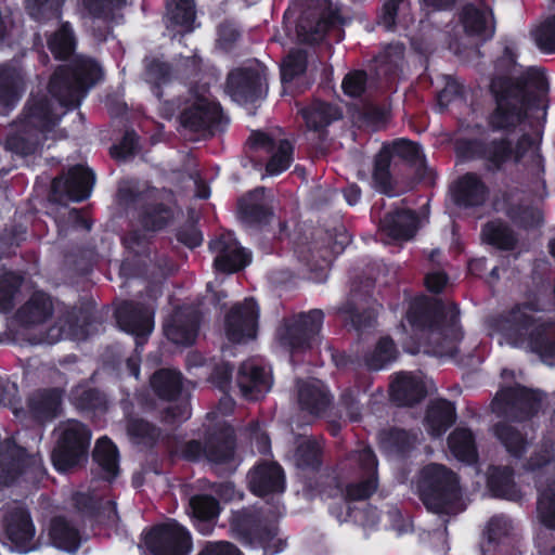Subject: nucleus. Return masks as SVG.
Wrapping results in <instances>:
<instances>
[{
    "mask_svg": "<svg viewBox=\"0 0 555 555\" xmlns=\"http://www.w3.org/2000/svg\"><path fill=\"white\" fill-rule=\"evenodd\" d=\"M494 433L505 446L508 453L516 457L521 455L526 447V441L517 430L509 425L499 424L495 426Z\"/></svg>",
    "mask_w": 555,
    "mask_h": 555,
    "instance_id": "nucleus-52",
    "label": "nucleus"
},
{
    "mask_svg": "<svg viewBox=\"0 0 555 555\" xmlns=\"http://www.w3.org/2000/svg\"><path fill=\"white\" fill-rule=\"evenodd\" d=\"M216 270L233 273L250 262V253L240 245L232 233L221 234L209 244Z\"/></svg>",
    "mask_w": 555,
    "mask_h": 555,
    "instance_id": "nucleus-16",
    "label": "nucleus"
},
{
    "mask_svg": "<svg viewBox=\"0 0 555 555\" xmlns=\"http://www.w3.org/2000/svg\"><path fill=\"white\" fill-rule=\"evenodd\" d=\"M300 113L306 120L307 127L315 131L341 117V113L337 107L319 101L313 102L309 107L302 108Z\"/></svg>",
    "mask_w": 555,
    "mask_h": 555,
    "instance_id": "nucleus-39",
    "label": "nucleus"
},
{
    "mask_svg": "<svg viewBox=\"0 0 555 555\" xmlns=\"http://www.w3.org/2000/svg\"><path fill=\"white\" fill-rule=\"evenodd\" d=\"M119 327L137 337V348L144 344L153 331V308L134 302H124L116 311Z\"/></svg>",
    "mask_w": 555,
    "mask_h": 555,
    "instance_id": "nucleus-18",
    "label": "nucleus"
},
{
    "mask_svg": "<svg viewBox=\"0 0 555 555\" xmlns=\"http://www.w3.org/2000/svg\"><path fill=\"white\" fill-rule=\"evenodd\" d=\"M233 429L229 426L219 433L209 435L205 442V457L214 465L227 466V470L233 472L236 467L234 451Z\"/></svg>",
    "mask_w": 555,
    "mask_h": 555,
    "instance_id": "nucleus-23",
    "label": "nucleus"
},
{
    "mask_svg": "<svg viewBox=\"0 0 555 555\" xmlns=\"http://www.w3.org/2000/svg\"><path fill=\"white\" fill-rule=\"evenodd\" d=\"M248 144L254 150H262L271 154L266 167L269 175L281 173L292 163L293 146L283 138L281 129H273L269 132L255 131L250 134Z\"/></svg>",
    "mask_w": 555,
    "mask_h": 555,
    "instance_id": "nucleus-12",
    "label": "nucleus"
},
{
    "mask_svg": "<svg viewBox=\"0 0 555 555\" xmlns=\"http://www.w3.org/2000/svg\"><path fill=\"white\" fill-rule=\"evenodd\" d=\"M93 182V173L87 168L77 166L68 171L66 180L53 179L51 188L55 199H61L64 193L72 201L80 202L90 195Z\"/></svg>",
    "mask_w": 555,
    "mask_h": 555,
    "instance_id": "nucleus-19",
    "label": "nucleus"
},
{
    "mask_svg": "<svg viewBox=\"0 0 555 555\" xmlns=\"http://www.w3.org/2000/svg\"><path fill=\"white\" fill-rule=\"evenodd\" d=\"M487 188L482 181L474 173H467L462 177L454 185L453 199L459 206L472 207L485 203L487 198Z\"/></svg>",
    "mask_w": 555,
    "mask_h": 555,
    "instance_id": "nucleus-35",
    "label": "nucleus"
},
{
    "mask_svg": "<svg viewBox=\"0 0 555 555\" xmlns=\"http://www.w3.org/2000/svg\"><path fill=\"white\" fill-rule=\"evenodd\" d=\"M385 147L390 149L391 158L399 157L408 162L415 168L416 172L423 177L422 171L426 170V164L424 155L415 143L401 139Z\"/></svg>",
    "mask_w": 555,
    "mask_h": 555,
    "instance_id": "nucleus-44",
    "label": "nucleus"
},
{
    "mask_svg": "<svg viewBox=\"0 0 555 555\" xmlns=\"http://www.w3.org/2000/svg\"><path fill=\"white\" fill-rule=\"evenodd\" d=\"M93 459L105 473L104 478L109 480L118 474V451L107 438L103 437L96 441Z\"/></svg>",
    "mask_w": 555,
    "mask_h": 555,
    "instance_id": "nucleus-42",
    "label": "nucleus"
},
{
    "mask_svg": "<svg viewBox=\"0 0 555 555\" xmlns=\"http://www.w3.org/2000/svg\"><path fill=\"white\" fill-rule=\"evenodd\" d=\"M155 392L165 399L175 398L181 389V376L173 370H159L151 378Z\"/></svg>",
    "mask_w": 555,
    "mask_h": 555,
    "instance_id": "nucleus-46",
    "label": "nucleus"
},
{
    "mask_svg": "<svg viewBox=\"0 0 555 555\" xmlns=\"http://www.w3.org/2000/svg\"><path fill=\"white\" fill-rule=\"evenodd\" d=\"M128 435L138 441H153L158 437V430L150 423L140 418H130L127 423Z\"/></svg>",
    "mask_w": 555,
    "mask_h": 555,
    "instance_id": "nucleus-63",
    "label": "nucleus"
},
{
    "mask_svg": "<svg viewBox=\"0 0 555 555\" xmlns=\"http://www.w3.org/2000/svg\"><path fill=\"white\" fill-rule=\"evenodd\" d=\"M74 404L81 410L102 411L106 408V398L99 390L86 386H77L72 391Z\"/></svg>",
    "mask_w": 555,
    "mask_h": 555,
    "instance_id": "nucleus-50",
    "label": "nucleus"
},
{
    "mask_svg": "<svg viewBox=\"0 0 555 555\" xmlns=\"http://www.w3.org/2000/svg\"><path fill=\"white\" fill-rule=\"evenodd\" d=\"M48 47L56 59H67L75 50L76 39L68 23H64L48 39Z\"/></svg>",
    "mask_w": 555,
    "mask_h": 555,
    "instance_id": "nucleus-45",
    "label": "nucleus"
},
{
    "mask_svg": "<svg viewBox=\"0 0 555 555\" xmlns=\"http://www.w3.org/2000/svg\"><path fill=\"white\" fill-rule=\"evenodd\" d=\"M237 385L245 399L259 400L270 390L272 380L262 367L248 360L238 369Z\"/></svg>",
    "mask_w": 555,
    "mask_h": 555,
    "instance_id": "nucleus-21",
    "label": "nucleus"
},
{
    "mask_svg": "<svg viewBox=\"0 0 555 555\" xmlns=\"http://www.w3.org/2000/svg\"><path fill=\"white\" fill-rule=\"evenodd\" d=\"M338 21V11L327 0H319L314 9L301 15L297 24V36L302 42H318L328 27Z\"/></svg>",
    "mask_w": 555,
    "mask_h": 555,
    "instance_id": "nucleus-15",
    "label": "nucleus"
},
{
    "mask_svg": "<svg viewBox=\"0 0 555 555\" xmlns=\"http://www.w3.org/2000/svg\"><path fill=\"white\" fill-rule=\"evenodd\" d=\"M198 314L194 308L178 309L164 324L166 337L177 345H191L197 335Z\"/></svg>",
    "mask_w": 555,
    "mask_h": 555,
    "instance_id": "nucleus-20",
    "label": "nucleus"
},
{
    "mask_svg": "<svg viewBox=\"0 0 555 555\" xmlns=\"http://www.w3.org/2000/svg\"><path fill=\"white\" fill-rule=\"evenodd\" d=\"M26 465L24 449L12 439L0 442V486L13 482Z\"/></svg>",
    "mask_w": 555,
    "mask_h": 555,
    "instance_id": "nucleus-32",
    "label": "nucleus"
},
{
    "mask_svg": "<svg viewBox=\"0 0 555 555\" xmlns=\"http://www.w3.org/2000/svg\"><path fill=\"white\" fill-rule=\"evenodd\" d=\"M544 310L538 299L517 304L494 320V327L509 346L551 363L555 359V318L538 314Z\"/></svg>",
    "mask_w": 555,
    "mask_h": 555,
    "instance_id": "nucleus-1",
    "label": "nucleus"
},
{
    "mask_svg": "<svg viewBox=\"0 0 555 555\" xmlns=\"http://www.w3.org/2000/svg\"><path fill=\"white\" fill-rule=\"evenodd\" d=\"M354 456L359 465L367 474V477L364 480L358 483H351L346 489V496L349 500L357 501L367 499L376 491L377 461L374 453L370 449L359 450L356 452Z\"/></svg>",
    "mask_w": 555,
    "mask_h": 555,
    "instance_id": "nucleus-27",
    "label": "nucleus"
},
{
    "mask_svg": "<svg viewBox=\"0 0 555 555\" xmlns=\"http://www.w3.org/2000/svg\"><path fill=\"white\" fill-rule=\"evenodd\" d=\"M172 218L169 209L163 206H151L142 215V224L151 231L163 229Z\"/></svg>",
    "mask_w": 555,
    "mask_h": 555,
    "instance_id": "nucleus-59",
    "label": "nucleus"
},
{
    "mask_svg": "<svg viewBox=\"0 0 555 555\" xmlns=\"http://www.w3.org/2000/svg\"><path fill=\"white\" fill-rule=\"evenodd\" d=\"M390 396L398 405L411 406L425 398L426 389L421 378L401 372L390 384Z\"/></svg>",
    "mask_w": 555,
    "mask_h": 555,
    "instance_id": "nucleus-29",
    "label": "nucleus"
},
{
    "mask_svg": "<svg viewBox=\"0 0 555 555\" xmlns=\"http://www.w3.org/2000/svg\"><path fill=\"white\" fill-rule=\"evenodd\" d=\"M554 444L545 446L539 453L530 457L526 469L538 472V503L537 512L540 521L546 527L537 538L541 555H555V465L551 464L554 456Z\"/></svg>",
    "mask_w": 555,
    "mask_h": 555,
    "instance_id": "nucleus-4",
    "label": "nucleus"
},
{
    "mask_svg": "<svg viewBox=\"0 0 555 555\" xmlns=\"http://www.w3.org/2000/svg\"><path fill=\"white\" fill-rule=\"evenodd\" d=\"M418 228L415 214L409 209H398L387 214L380 221V232L393 241H406L414 236Z\"/></svg>",
    "mask_w": 555,
    "mask_h": 555,
    "instance_id": "nucleus-28",
    "label": "nucleus"
},
{
    "mask_svg": "<svg viewBox=\"0 0 555 555\" xmlns=\"http://www.w3.org/2000/svg\"><path fill=\"white\" fill-rule=\"evenodd\" d=\"M258 308L251 299L235 305L225 317V335L230 341L244 343L253 339L257 332Z\"/></svg>",
    "mask_w": 555,
    "mask_h": 555,
    "instance_id": "nucleus-17",
    "label": "nucleus"
},
{
    "mask_svg": "<svg viewBox=\"0 0 555 555\" xmlns=\"http://www.w3.org/2000/svg\"><path fill=\"white\" fill-rule=\"evenodd\" d=\"M54 308L52 299L43 293H35L17 311V320L24 327V335L31 345L55 344L63 338L85 339L82 331L69 326L65 328L62 320L46 327Z\"/></svg>",
    "mask_w": 555,
    "mask_h": 555,
    "instance_id": "nucleus-5",
    "label": "nucleus"
},
{
    "mask_svg": "<svg viewBox=\"0 0 555 555\" xmlns=\"http://www.w3.org/2000/svg\"><path fill=\"white\" fill-rule=\"evenodd\" d=\"M537 46L544 52H555V16L548 17L532 30Z\"/></svg>",
    "mask_w": 555,
    "mask_h": 555,
    "instance_id": "nucleus-55",
    "label": "nucleus"
},
{
    "mask_svg": "<svg viewBox=\"0 0 555 555\" xmlns=\"http://www.w3.org/2000/svg\"><path fill=\"white\" fill-rule=\"evenodd\" d=\"M409 323L418 330L416 335L437 356H452L463 333L459 324V309L452 304L415 300L406 313Z\"/></svg>",
    "mask_w": 555,
    "mask_h": 555,
    "instance_id": "nucleus-2",
    "label": "nucleus"
},
{
    "mask_svg": "<svg viewBox=\"0 0 555 555\" xmlns=\"http://www.w3.org/2000/svg\"><path fill=\"white\" fill-rule=\"evenodd\" d=\"M272 198L264 194V189H256L238 203L241 219L247 225H260L267 223L272 217Z\"/></svg>",
    "mask_w": 555,
    "mask_h": 555,
    "instance_id": "nucleus-26",
    "label": "nucleus"
},
{
    "mask_svg": "<svg viewBox=\"0 0 555 555\" xmlns=\"http://www.w3.org/2000/svg\"><path fill=\"white\" fill-rule=\"evenodd\" d=\"M451 452L461 461L472 463L477 457L473 433L466 428H456L448 438Z\"/></svg>",
    "mask_w": 555,
    "mask_h": 555,
    "instance_id": "nucleus-41",
    "label": "nucleus"
},
{
    "mask_svg": "<svg viewBox=\"0 0 555 555\" xmlns=\"http://www.w3.org/2000/svg\"><path fill=\"white\" fill-rule=\"evenodd\" d=\"M396 358L395 344L390 338H382L375 350L366 358V364L372 370H380Z\"/></svg>",
    "mask_w": 555,
    "mask_h": 555,
    "instance_id": "nucleus-54",
    "label": "nucleus"
},
{
    "mask_svg": "<svg viewBox=\"0 0 555 555\" xmlns=\"http://www.w3.org/2000/svg\"><path fill=\"white\" fill-rule=\"evenodd\" d=\"M509 144L511 142L505 140L492 141L485 149L482 156L490 163L491 168L498 169L509 159L518 162L532 147V140L529 135L522 134L515 150H512Z\"/></svg>",
    "mask_w": 555,
    "mask_h": 555,
    "instance_id": "nucleus-33",
    "label": "nucleus"
},
{
    "mask_svg": "<svg viewBox=\"0 0 555 555\" xmlns=\"http://www.w3.org/2000/svg\"><path fill=\"white\" fill-rule=\"evenodd\" d=\"M62 398L59 388L37 390L28 399L29 411L39 421L52 420L60 413Z\"/></svg>",
    "mask_w": 555,
    "mask_h": 555,
    "instance_id": "nucleus-34",
    "label": "nucleus"
},
{
    "mask_svg": "<svg viewBox=\"0 0 555 555\" xmlns=\"http://www.w3.org/2000/svg\"><path fill=\"white\" fill-rule=\"evenodd\" d=\"M24 90L23 76L15 68L0 67V104L15 103Z\"/></svg>",
    "mask_w": 555,
    "mask_h": 555,
    "instance_id": "nucleus-40",
    "label": "nucleus"
},
{
    "mask_svg": "<svg viewBox=\"0 0 555 555\" xmlns=\"http://www.w3.org/2000/svg\"><path fill=\"white\" fill-rule=\"evenodd\" d=\"M167 16L173 24L189 28L195 20L193 0H167Z\"/></svg>",
    "mask_w": 555,
    "mask_h": 555,
    "instance_id": "nucleus-51",
    "label": "nucleus"
},
{
    "mask_svg": "<svg viewBox=\"0 0 555 555\" xmlns=\"http://www.w3.org/2000/svg\"><path fill=\"white\" fill-rule=\"evenodd\" d=\"M488 483L496 496L512 501L521 496L513 480V473L509 467H492L489 472Z\"/></svg>",
    "mask_w": 555,
    "mask_h": 555,
    "instance_id": "nucleus-38",
    "label": "nucleus"
},
{
    "mask_svg": "<svg viewBox=\"0 0 555 555\" xmlns=\"http://www.w3.org/2000/svg\"><path fill=\"white\" fill-rule=\"evenodd\" d=\"M494 433L505 446L508 453L516 457L521 455L526 447V441L517 430L509 425L499 424L495 426Z\"/></svg>",
    "mask_w": 555,
    "mask_h": 555,
    "instance_id": "nucleus-53",
    "label": "nucleus"
},
{
    "mask_svg": "<svg viewBox=\"0 0 555 555\" xmlns=\"http://www.w3.org/2000/svg\"><path fill=\"white\" fill-rule=\"evenodd\" d=\"M418 489L427 509L437 514H455L460 491L455 474L441 464H428L420 474Z\"/></svg>",
    "mask_w": 555,
    "mask_h": 555,
    "instance_id": "nucleus-8",
    "label": "nucleus"
},
{
    "mask_svg": "<svg viewBox=\"0 0 555 555\" xmlns=\"http://www.w3.org/2000/svg\"><path fill=\"white\" fill-rule=\"evenodd\" d=\"M548 90L544 72L529 68L516 83L511 79L498 77L491 82V91L496 100V109L490 117L494 129L511 130L525 118L531 99H539Z\"/></svg>",
    "mask_w": 555,
    "mask_h": 555,
    "instance_id": "nucleus-3",
    "label": "nucleus"
},
{
    "mask_svg": "<svg viewBox=\"0 0 555 555\" xmlns=\"http://www.w3.org/2000/svg\"><path fill=\"white\" fill-rule=\"evenodd\" d=\"M417 441V435L410 434L403 429L390 430L386 439L387 447L399 453L406 452L413 448Z\"/></svg>",
    "mask_w": 555,
    "mask_h": 555,
    "instance_id": "nucleus-62",
    "label": "nucleus"
},
{
    "mask_svg": "<svg viewBox=\"0 0 555 555\" xmlns=\"http://www.w3.org/2000/svg\"><path fill=\"white\" fill-rule=\"evenodd\" d=\"M221 112L218 104L206 96H198L181 115V122L191 130L207 129L220 120Z\"/></svg>",
    "mask_w": 555,
    "mask_h": 555,
    "instance_id": "nucleus-25",
    "label": "nucleus"
},
{
    "mask_svg": "<svg viewBox=\"0 0 555 555\" xmlns=\"http://www.w3.org/2000/svg\"><path fill=\"white\" fill-rule=\"evenodd\" d=\"M193 515L199 519H210L219 512L218 502L209 495H196L190 500Z\"/></svg>",
    "mask_w": 555,
    "mask_h": 555,
    "instance_id": "nucleus-61",
    "label": "nucleus"
},
{
    "mask_svg": "<svg viewBox=\"0 0 555 555\" xmlns=\"http://www.w3.org/2000/svg\"><path fill=\"white\" fill-rule=\"evenodd\" d=\"M461 23L464 30L470 36L488 39L494 34L492 12L481 0L469 2L463 8Z\"/></svg>",
    "mask_w": 555,
    "mask_h": 555,
    "instance_id": "nucleus-24",
    "label": "nucleus"
},
{
    "mask_svg": "<svg viewBox=\"0 0 555 555\" xmlns=\"http://www.w3.org/2000/svg\"><path fill=\"white\" fill-rule=\"evenodd\" d=\"M409 0H389L384 4L382 24L386 29H392L397 23L406 26L412 22Z\"/></svg>",
    "mask_w": 555,
    "mask_h": 555,
    "instance_id": "nucleus-47",
    "label": "nucleus"
},
{
    "mask_svg": "<svg viewBox=\"0 0 555 555\" xmlns=\"http://www.w3.org/2000/svg\"><path fill=\"white\" fill-rule=\"evenodd\" d=\"M481 236L485 242L501 249H511L516 243L513 232L499 221L487 223L482 229Z\"/></svg>",
    "mask_w": 555,
    "mask_h": 555,
    "instance_id": "nucleus-48",
    "label": "nucleus"
},
{
    "mask_svg": "<svg viewBox=\"0 0 555 555\" xmlns=\"http://www.w3.org/2000/svg\"><path fill=\"white\" fill-rule=\"evenodd\" d=\"M320 451L321 448L314 439L302 436L296 442L293 461L299 468H315L320 465Z\"/></svg>",
    "mask_w": 555,
    "mask_h": 555,
    "instance_id": "nucleus-43",
    "label": "nucleus"
},
{
    "mask_svg": "<svg viewBox=\"0 0 555 555\" xmlns=\"http://www.w3.org/2000/svg\"><path fill=\"white\" fill-rule=\"evenodd\" d=\"M455 422V408L447 400L431 402L426 414V426L433 437H440Z\"/></svg>",
    "mask_w": 555,
    "mask_h": 555,
    "instance_id": "nucleus-36",
    "label": "nucleus"
},
{
    "mask_svg": "<svg viewBox=\"0 0 555 555\" xmlns=\"http://www.w3.org/2000/svg\"><path fill=\"white\" fill-rule=\"evenodd\" d=\"M367 76L363 70H353L346 75L341 87L345 94L351 98L362 95L366 89Z\"/></svg>",
    "mask_w": 555,
    "mask_h": 555,
    "instance_id": "nucleus-64",
    "label": "nucleus"
},
{
    "mask_svg": "<svg viewBox=\"0 0 555 555\" xmlns=\"http://www.w3.org/2000/svg\"><path fill=\"white\" fill-rule=\"evenodd\" d=\"M513 530V524L507 517L496 515L489 520L486 527V535L489 543H494L509 537Z\"/></svg>",
    "mask_w": 555,
    "mask_h": 555,
    "instance_id": "nucleus-60",
    "label": "nucleus"
},
{
    "mask_svg": "<svg viewBox=\"0 0 555 555\" xmlns=\"http://www.w3.org/2000/svg\"><path fill=\"white\" fill-rule=\"evenodd\" d=\"M250 490L257 495L271 492H282L284 489V475L276 463H263L256 466L248 474Z\"/></svg>",
    "mask_w": 555,
    "mask_h": 555,
    "instance_id": "nucleus-30",
    "label": "nucleus"
},
{
    "mask_svg": "<svg viewBox=\"0 0 555 555\" xmlns=\"http://www.w3.org/2000/svg\"><path fill=\"white\" fill-rule=\"evenodd\" d=\"M297 398L301 410L309 414L319 415L324 412L331 403V396L319 379L298 382Z\"/></svg>",
    "mask_w": 555,
    "mask_h": 555,
    "instance_id": "nucleus-31",
    "label": "nucleus"
},
{
    "mask_svg": "<svg viewBox=\"0 0 555 555\" xmlns=\"http://www.w3.org/2000/svg\"><path fill=\"white\" fill-rule=\"evenodd\" d=\"M323 319V311L319 309L284 319L276 330V340L291 351L309 349L318 340Z\"/></svg>",
    "mask_w": 555,
    "mask_h": 555,
    "instance_id": "nucleus-10",
    "label": "nucleus"
},
{
    "mask_svg": "<svg viewBox=\"0 0 555 555\" xmlns=\"http://www.w3.org/2000/svg\"><path fill=\"white\" fill-rule=\"evenodd\" d=\"M54 433L56 444L51 457L59 472H67L87 461L91 431L85 424L67 420L61 422Z\"/></svg>",
    "mask_w": 555,
    "mask_h": 555,
    "instance_id": "nucleus-9",
    "label": "nucleus"
},
{
    "mask_svg": "<svg viewBox=\"0 0 555 555\" xmlns=\"http://www.w3.org/2000/svg\"><path fill=\"white\" fill-rule=\"evenodd\" d=\"M103 77L102 68L93 60L78 56L70 67H60L51 78L49 90L62 106H76L89 88Z\"/></svg>",
    "mask_w": 555,
    "mask_h": 555,
    "instance_id": "nucleus-7",
    "label": "nucleus"
},
{
    "mask_svg": "<svg viewBox=\"0 0 555 555\" xmlns=\"http://www.w3.org/2000/svg\"><path fill=\"white\" fill-rule=\"evenodd\" d=\"M541 400V395L517 385L498 392L491 406L499 414L522 420L538 411Z\"/></svg>",
    "mask_w": 555,
    "mask_h": 555,
    "instance_id": "nucleus-14",
    "label": "nucleus"
},
{
    "mask_svg": "<svg viewBox=\"0 0 555 555\" xmlns=\"http://www.w3.org/2000/svg\"><path fill=\"white\" fill-rule=\"evenodd\" d=\"M22 284L21 276L8 272L0 276V309L8 310L12 307L13 299Z\"/></svg>",
    "mask_w": 555,
    "mask_h": 555,
    "instance_id": "nucleus-57",
    "label": "nucleus"
},
{
    "mask_svg": "<svg viewBox=\"0 0 555 555\" xmlns=\"http://www.w3.org/2000/svg\"><path fill=\"white\" fill-rule=\"evenodd\" d=\"M49 537L51 543L60 550L73 553L79 547L80 539L77 529L62 517L51 521Z\"/></svg>",
    "mask_w": 555,
    "mask_h": 555,
    "instance_id": "nucleus-37",
    "label": "nucleus"
},
{
    "mask_svg": "<svg viewBox=\"0 0 555 555\" xmlns=\"http://www.w3.org/2000/svg\"><path fill=\"white\" fill-rule=\"evenodd\" d=\"M60 113L46 98L33 99L20 119L18 132L8 140V146L22 155L35 153L55 127Z\"/></svg>",
    "mask_w": 555,
    "mask_h": 555,
    "instance_id": "nucleus-6",
    "label": "nucleus"
},
{
    "mask_svg": "<svg viewBox=\"0 0 555 555\" xmlns=\"http://www.w3.org/2000/svg\"><path fill=\"white\" fill-rule=\"evenodd\" d=\"M145 543L153 555H188L192 546L189 532L175 521L155 527Z\"/></svg>",
    "mask_w": 555,
    "mask_h": 555,
    "instance_id": "nucleus-13",
    "label": "nucleus"
},
{
    "mask_svg": "<svg viewBox=\"0 0 555 555\" xmlns=\"http://www.w3.org/2000/svg\"><path fill=\"white\" fill-rule=\"evenodd\" d=\"M60 0H26L29 15L37 21L60 17Z\"/></svg>",
    "mask_w": 555,
    "mask_h": 555,
    "instance_id": "nucleus-56",
    "label": "nucleus"
},
{
    "mask_svg": "<svg viewBox=\"0 0 555 555\" xmlns=\"http://www.w3.org/2000/svg\"><path fill=\"white\" fill-rule=\"evenodd\" d=\"M390 162V149L383 147L376 155L373 170L375 188L383 193H389L391 190Z\"/></svg>",
    "mask_w": 555,
    "mask_h": 555,
    "instance_id": "nucleus-49",
    "label": "nucleus"
},
{
    "mask_svg": "<svg viewBox=\"0 0 555 555\" xmlns=\"http://www.w3.org/2000/svg\"><path fill=\"white\" fill-rule=\"evenodd\" d=\"M266 67L256 64L233 70L228 77L227 90L238 103L254 102L267 93Z\"/></svg>",
    "mask_w": 555,
    "mask_h": 555,
    "instance_id": "nucleus-11",
    "label": "nucleus"
},
{
    "mask_svg": "<svg viewBox=\"0 0 555 555\" xmlns=\"http://www.w3.org/2000/svg\"><path fill=\"white\" fill-rule=\"evenodd\" d=\"M4 527L8 539L20 552L31 550L35 527L26 509L18 506L10 508L4 518Z\"/></svg>",
    "mask_w": 555,
    "mask_h": 555,
    "instance_id": "nucleus-22",
    "label": "nucleus"
},
{
    "mask_svg": "<svg viewBox=\"0 0 555 555\" xmlns=\"http://www.w3.org/2000/svg\"><path fill=\"white\" fill-rule=\"evenodd\" d=\"M307 56L302 50L289 52L283 62L281 74L283 81H289L306 70Z\"/></svg>",
    "mask_w": 555,
    "mask_h": 555,
    "instance_id": "nucleus-58",
    "label": "nucleus"
}]
</instances>
